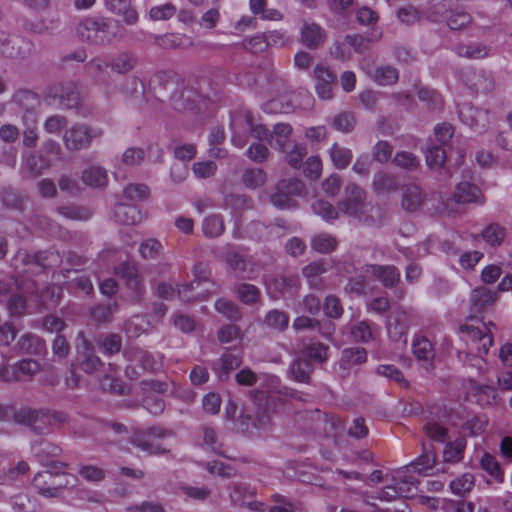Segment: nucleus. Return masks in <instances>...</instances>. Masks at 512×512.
<instances>
[{"label":"nucleus","instance_id":"37998d69","mask_svg":"<svg viewBox=\"0 0 512 512\" xmlns=\"http://www.w3.org/2000/svg\"><path fill=\"white\" fill-rule=\"evenodd\" d=\"M19 42H22L20 38L11 37L3 31L0 32V53L9 58L21 56Z\"/></svg>","mask_w":512,"mask_h":512},{"label":"nucleus","instance_id":"0eeeda50","mask_svg":"<svg viewBox=\"0 0 512 512\" xmlns=\"http://www.w3.org/2000/svg\"><path fill=\"white\" fill-rule=\"evenodd\" d=\"M224 261L237 278L253 280L259 273L257 265L251 257L241 255L234 249L224 254Z\"/></svg>","mask_w":512,"mask_h":512},{"label":"nucleus","instance_id":"680f3d73","mask_svg":"<svg viewBox=\"0 0 512 512\" xmlns=\"http://www.w3.org/2000/svg\"><path fill=\"white\" fill-rule=\"evenodd\" d=\"M176 12V6L169 2L151 7L149 10V17L153 21H164L172 18Z\"/></svg>","mask_w":512,"mask_h":512},{"label":"nucleus","instance_id":"1a4fd4ad","mask_svg":"<svg viewBox=\"0 0 512 512\" xmlns=\"http://www.w3.org/2000/svg\"><path fill=\"white\" fill-rule=\"evenodd\" d=\"M458 115L462 123L471 129L482 132L490 123V115L487 110L474 107L470 103H463L458 106Z\"/></svg>","mask_w":512,"mask_h":512},{"label":"nucleus","instance_id":"2f4dec72","mask_svg":"<svg viewBox=\"0 0 512 512\" xmlns=\"http://www.w3.org/2000/svg\"><path fill=\"white\" fill-rule=\"evenodd\" d=\"M329 264L324 260L314 261L303 267L302 274L307 279L310 287L321 286V276L328 271Z\"/></svg>","mask_w":512,"mask_h":512},{"label":"nucleus","instance_id":"09e8293b","mask_svg":"<svg viewBox=\"0 0 512 512\" xmlns=\"http://www.w3.org/2000/svg\"><path fill=\"white\" fill-rule=\"evenodd\" d=\"M337 246L336 239L331 236L330 234L321 233L318 235H315L311 239V247L313 250L322 253V254H328L332 252Z\"/></svg>","mask_w":512,"mask_h":512},{"label":"nucleus","instance_id":"49530a36","mask_svg":"<svg viewBox=\"0 0 512 512\" xmlns=\"http://www.w3.org/2000/svg\"><path fill=\"white\" fill-rule=\"evenodd\" d=\"M236 293L239 300L246 305L257 303L261 297L260 289L249 283L239 284L236 288Z\"/></svg>","mask_w":512,"mask_h":512},{"label":"nucleus","instance_id":"e433bc0d","mask_svg":"<svg viewBox=\"0 0 512 512\" xmlns=\"http://www.w3.org/2000/svg\"><path fill=\"white\" fill-rule=\"evenodd\" d=\"M54 475L51 471L37 473L32 481L33 487L45 498H53Z\"/></svg>","mask_w":512,"mask_h":512},{"label":"nucleus","instance_id":"20e7f679","mask_svg":"<svg viewBox=\"0 0 512 512\" xmlns=\"http://www.w3.org/2000/svg\"><path fill=\"white\" fill-rule=\"evenodd\" d=\"M167 435L168 432L160 427L136 430L131 437V443L148 455L163 454L168 450L163 446L161 441Z\"/></svg>","mask_w":512,"mask_h":512},{"label":"nucleus","instance_id":"864d4df0","mask_svg":"<svg viewBox=\"0 0 512 512\" xmlns=\"http://www.w3.org/2000/svg\"><path fill=\"white\" fill-rule=\"evenodd\" d=\"M418 98L425 102L429 110H440L443 106L442 96L434 89L422 87L418 90Z\"/></svg>","mask_w":512,"mask_h":512},{"label":"nucleus","instance_id":"4be33fe9","mask_svg":"<svg viewBox=\"0 0 512 512\" xmlns=\"http://www.w3.org/2000/svg\"><path fill=\"white\" fill-rule=\"evenodd\" d=\"M116 274L125 281L127 287L140 295L143 290L142 279L135 265L123 262L116 268Z\"/></svg>","mask_w":512,"mask_h":512},{"label":"nucleus","instance_id":"f8f14e48","mask_svg":"<svg viewBox=\"0 0 512 512\" xmlns=\"http://www.w3.org/2000/svg\"><path fill=\"white\" fill-rule=\"evenodd\" d=\"M241 364V353L237 350H227L218 361L213 363L212 369L217 374L219 380L226 381L230 373L240 367Z\"/></svg>","mask_w":512,"mask_h":512},{"label":"nucleus","instance_id":"2eb2a0df","mask_svg":"<svg viewBox=\"0 0 512 512\" xmlns=\"http://www.w3.org/2000/svg\"><path fill=\"white\" fill-rule=\"evenodd\" d=\"M202 96L192 87L175 91L171 96V104L177 111L194 110L198 108Z\"/></svg>","mask_w":512,"mask_h":512},{"label":"nucleus","instance_id":"a211bd4d","mask_svg":"<svg viewBox=\"0 0 512 512\" xmlns=\"http://www.w3.org/2000/svg\"><path fill=\"white\" fill-rule=\"evenodd\" d=\"M314 78L316 81L315 89L321 99H330L332 97V85L334 82L333 73L324 65L318 64L314 68Z\"/></svg>","mask_w":512,"mask_h":512},{"label":"nucleus","instance_id":"72a5a7b5","mask_svg":"<svg viewBox=\"0 0 512 512\" xmlns=\"http://www.w3.org/2000/svg\"><path fill=\"white\" fill-rule=\"evenodd\" d=\"M273 287L282 296H294L300 286L299 278L294 275H280L273 279Z\"/></svg>","mask_w":512,"mask_h":512},{"label":"nucleus","instance_id":"338daca9","mask_svg":"<svg viewBox=\"0 0 512 512\" xmlns=\"http://www.w3.org/2000/svg\"><path fill=\"white\" fill-rule=\"evenodd\" d=\"M123 193L131 201H141L148 198L150 190L145 184L132 183L124 188Z\"/></svg>","mask_w":512,"mask_h":512},{"label":"nucleus","instance_id":"f03ea898","mask_svg":"<svg viewBox=\"0 0 512 512\" xmlns=\"http://www.w3.org/2000/svg\"><path fill=\"white\" fill-rule=\"evenodd\" d=\"M76 32L81 41L96 46L109 45L114 41L121 40L124 36V28L118 21L103 17L82 19Z\"/></svg>","mask_w":512,"mask_h":512},{"label":"nucleus","instance_id":"412c9836","mask_svg":"<svg viewBox=\"0 0 512 512\" xmlns=\"http://www.w3.org/2000/svg\"><path fill=\"white\" fill-rule=\"evenodd\" d=\"M454 201L458 204L478 203L483 204L485 199L481 190L474 184L463 181L456 186Z\"/></svg>","mask_w":512,"mask_h":512},{"label":"nucleus","instance_id":"393cba45","mask_svg":"<svg viewBox=\"0 0 512 512\" xmlns=\"http://www.w3.org/2000/svg\"><path fill=\"white\" fill-rule=\"evenodd\" d=\"M324 30L314 22L304 21L301 28V41L302 43L310 48H317L324 40Z\"/></svg>","mask_w":512,"mask_h":512},{"label":"nucleus","instance_id":"423d86ee","mask_svg":"<svg viewBox=\"0 0 512 512\" xmlns=\"http://www.w3.org/2000/svg\"><path fill=\"white\" fill-rule=\"evenodd\" d=\"M46 100L49 104H56L57 102V105L61 108H75L80 100L78 87L74 82L55 84L48 88Z\"/></svg>","mask_w":512,"mask_h":512},{"label":"nucleus","instance_id":"f257e3e1","mask_svg":"<svg viewBox=\"0 0 512 512\" xmlns=\"http://www.w3.org/2000/svg\"><path fill=\"white\" fill-rule=\"evenodd\" d=\"M491 328H495L492 322L483 323L481 327L473 325H461L459 328L460 338L466 343L467 351L459 352L458 357L465 364L483 371L486 366L484 356L487 355L493 344Z\"/></svg>","mask_w":512,"mask_h":512},{"label":"nucleus","instance_id":"bf43d9fd","mask_svg":"<svg viewBox=\"0 0 512 512\" xmlns=\"http://www.w3.org/2000/svg\"><path fill=\"white\" fill-rule=\"evenodd\" d=\"M312 210L325 221H331L338 217V210L328 201L319 199L312 204Z\"/></svg>","mask_w":512,"mask_h":512},{"label":"nucleus","instance_id":"052dcab7","mask_svg":"<svg viewBox=\"0 0 512 512\" xmlns=\"http://www.w3.org/2000/svg\"><path fill=\"white\" fill-rule=\"evenodd\" d=\"M473 486L474 476L471 473H465L450 483L451 491L460 496L470 492Z\"/></svg>","mask_w":512,"mask_h":512},{"label":"nucleus","instance_id":"de8ad7c7","mask_svg":"<svg viewBox=\"0 0 512 512\" xmlns=\"http://www.w3.org/2000/svg\"><path fill=\"white\" fill-rule=\"evenodd\" d=\"M223 219L219 215H211L206 217L202 222V231L205 236L215 238L224 232Z\"/></svg>","mask_w":512,"mask_h":512},{"label":"nucleus","instance_id":"69168bd1","mask_svg":"<svg viewBox=\"0 0 512 512\" xmlns=\"http://www.w3.org/2000/svg\"><path fill=\"white\" fill-rule=\"evenodd\" d=\"M393 163L402 169L413 171L418 168L420 161L413 153L401 151L396 153Z\"/></svg>","mask_w":512,"mask_h":512},{"label":"nucleus","instance_id":"13d9d810","mask_svg":"<svg viewBox=\"0 0 512 512\" xmlns=\"http://www.w3.org/2000/svg\"><path fill=\"white\" fill-rule=\"evenodd\" d=\"M371 276V274H366L362 271V266L358 269L355 277L349 279V282L346 286V290L355 293L357 295L364 294L368 287L367 278Z\"/></svg>","mask_w":512,"mask_h":512},{"label":"nucleus","instance_id":"0e129e2a","mask_svg":"<svg viewBox=\"0 0 512 512\" xmlns=\"http://www.w3.org/2000/svg\"><path fill=\"white\" fill-rule=\"evenodd\" d=\"M435 457L431 454L425 453L418 457L415 462L411 463L408 468L409 471H414L419 474L428 475L434 468Z\"/></svg>","mask_w":512,"mask_h":512},{"label":"nucleus","instance_id":"c756f323","mask_svg":"<svg viewBox=\"0 0 512 512\" xmlns=\"http://www.w3.org/2000/svg\"><path fill=\"white\" fill-rule=\"evenodd\" d=\"M113 218L123 225H135L141 220V213L134 205L118 203L114 208Z\"/></svg>","mask_w":512,"mask_h":512},{"label":"nucleus","instance_id":"dca6fc26","mask_svg":"<svg viewBox=\"0 0 512 512\" xmlns=\"http://www.w3.org/2000/svg\"><path fill=\"white\" fill-rule=\"evenodd\" d=\"M60 452V447L44 439H41L32 445V453L34 456L43 465L51 466L54 469L58 468V466H65L63 463H57L53 460H50V458L58 456Z\"/></svg>","mask_w":512,"mask_h":512},{"label":"nucleus","instance_id":"8fccbe9b","mask_svg":"<svg viewBox=\"0 0 512 512\" xmlns=\"http://www.w3.org/2000/svg\"><path fill=\"white\" fill-rule=\"evenodd\" d=\"M328 346L320 342H310L302 349V354L306 358L318 363H323L327 360Z\"/></svg>","mask_w":512,"mask_h":512},{"label":"nucleus","instance_id":"bb28decb","mask_svg":"<svg viewBox=\"0 0 512 512\" xmlns=\"http://www.w3.org/2000/svg\"><path fill=\"white\" fill-rule=\"evenodd\" d=\"M407 471H398L394 477L400 498H411L417 491V479Z\"/></svg>","mask_w":512,"mask_h":512},{"label":"nucleus","instance_id":"c9c22d12","mask_svg":"<svg viewBox=\"0 0 512 512\" xmlns=\"http://www.w3.org/2000/svg\"><path fill=\"white\" fill-rule=\"evenodd\" d=\"M50 167V161L42 154L29 153L23 156V168L32 176L42 174Z\"/></svg>","mask_w":512,"mask_h":512},{"label":"nucleus","instance_id":"6e6d98bb","mask_svg":"<svg viewBox=\"0 0 512 512\" xmlns=\"http://www.w3.org/2000/svg\"><path fill=\"white\" fill-rule=\"evenodd\" d=\"M243 183L246 187L255 189L266 182L267 176L264 170L260 168L247 169L242 176Z\"/></svg>","mask_w":512,"mask_h":512},{"label":"nucleus","instance_id":"4c0bfd02","mask_svg":"<svg viewBox=\"0 0 512 512\" xmlns=\"http://www.w3.org/2000/svg\"><path fill=\"white\" fill-rule=\"evenodd\" d=\"M372 79L380 86H391L398 82L399 72L391 65H381L375 68Z\"/></svg>","mask_w":512,"mask_h":512},{"label":"nucleus","instance_id":"ddd939ff","mask_svg":"<svg viewBox=\"0 0 512 512\" xmlns=\"http://www.w3.org/2000/svg\"><path fill=\"white\" fill-rule=\"evenodd\" d=\"M126 359L146 371H157L161 367V356L143 350L139 347H132L125 352Z\"/></svg>","mask_w":512,"mask_h":512},{"label":"nucleus","instance_id":"9b49d317","mask_svg":"<svg viewBox=\"0 0 512 512\" xmlns=\"http://www.w3.org/2000/svg\"><path fill=\"white\" fill-rule=\"evenodd\" d=\"M412 353L421 366L430 371L434 367L435 347L425 335L417 334L412 340Z\"/></svg>","mask_w":512,"mask_h":512},{"label":"nucleus","instance_id":"5701e85b","mask_svg":"<svg viewBox=\"0 0 512 512\" xmlns=\"http://www.w3.org/2000/svg\"><path fill=\"white\" fill-rule=\"evenodd\" d=\"M497 299V292L487 287L474 289L470 296L471 309L474 313H481L493 305Z\"/></svg>","mask_w":512,"mask_h":512},{"label":"nucleus","instance_id":"4d7b16f0","mask_svg":"<svg viewBox=\"0 0 512 512\" xmlns=\"http://www.w3.org/2000/svg\"><path fill=\"white\" fill-rule=\"evenodd\" d=\"M78 478L73 474L68 473H55L54 475V486L53 489V498L58 497L61 494V491L65 488H73L77 485Z\"/></svg>","mask_w":512,"mask_h":512},{"label":"nucleus","instance_id":"e2e57ef3","mask_svg":"<svg viewBox=\"0 0 512 512\" xmlns=\"http://www.w3.org/2000/svg\"><path fill=\"white\" fill-rule=\"evenodd\" d=\"M162 250L161 242L154 238L143 241L139 247V253L144 259H156L160 256Z\"/></svg>","mask_w":512,"mask_h":512},{"label":"nucleus","instance_id":"3c124183","mask_svg":"<svg viewBox=\"0 0 512 512\" xmlns=\"http://www.w3.org/2000/svg\"><path fill=\"white\" fill-rule=\"evenodd\" d=\"M505 235V228L497 223L490 224L481 233L484 241L494 247L499 246L503 242Z\"/></svg>","mask_w":512,"mask_h":512},{"label":"nucleus","instance_id":"a18cd8bd","mask_svg":"<svg viewBox=\"0 0 512 512\" xmlns=\"http://www.w3.org/2000/svg\"><path fill=\"white\" fill-rule=\"evenodd\" d=\"M367 361V351L363 347H349L343 349L341 362L346 366L361 365Z\"/></svg>","mask_w":512,"mask_h":512},{"label":"nucleus","instance_id":"473e14b6","mask_svg":"<svg viewBox=\"0 0 512 512\" xmlns=\"http://www.w3.org/2000/svg\"><path fill=\"white\" fill-rule=\"evenodd\" d=\"M490 51V47L478 42L458 44L455 47V52L458 56L468 59H483L490 55Z\"/></svg>","mask_w":512,"mask_h":512},{"label":"nucleus","instance_id":"7ed1b4c3","mask_svg":"<svg viewBox=\"0 0 512 512\" xmlns=\"http://www.w3.org/2000/svg\"><path fill=\"white\" fill-rule=\"evenodd\" d=\"M194 280L183 284L178 289V295L183 302H192L206 298L216 291V284L211 282L206 267L202 263L193 266Z\"/></svg>","mask_w":512,"mask_h":512},{"label":"nucleus","instance_id":"c85d7f7f","mask_svg":"<svg viewBox=\"0 0 512 512\" xmlns=\"http://www.w3.org/2000/svg\"><path fill=\"white\" fill-rule=\"evenodd\" d=\"M399 185V178L393 173L380 171L374 175L373 188L378 194L394 192Z\"/></svg>","mask_w":512,"mask_h":512},{"label":"nucleus","instance_id":"4468645a","mask_svg":"<svg viewBox=\"0 0 512 512\" xmlns=\"http://www.w3.org/2000/svg\"><path fill=\"white\" fill-rule=\"evenodd\" d=\"M362 271L366 274H371V276L378 279L387 288L394 287L400 280L399 270L392 265L366 264L362 266Z\"/></svg>","mask_w":512,"mask_h":512},{"label":"nucleus","instance_id":"a19ab883","mask_svg":"<svg viewBox=\"0 0 512 512\" xmlns=\"http://www.w3.org/2000/svg\"><path fill=\"white\" fill-rule=\"evenodd\" d=\"M465 447L466 440L464 438H457L453 442H449L443 451L444 462L454 464L461 461Z\"/></svg>","mask_w":512,"mask_h":512},{"label":"nucleus","instance_id":"58836bf2","mask_svg":"<svg viewBox=\"0 0 512 512\" xmlns=\"http://www.w3.org/2000/svg\"><path fill=\"white\" fill-rule=\"evenodd\" d=\"M284 154L285 162L294 169H299L303 164V159L307 154L306 145L299 142H293Z\"/></svg>","mask_w":512,"mask_h":512},{"label":"nucleus","instance_id":"aec40b11","mask_svg":"<svg viewBox=\"0 0 512 512\" xmlns=\"http://www.w3.org/2000/svg\"><path fill=\"white\" fill-rule=\"evenodd\" d=\"M379 332V326L369 320L357 321L350 328L353 340L364 344L374 341Z\"/></svg>","mask_w":512,"mask_h":512},{"label":"nucleus","instance_id":"5fc2aeb1","mask_svg":"<svg viewBox=\"0 0 512 512\" xmlns=\"http://www.w3.org/2000/svg\"><path fill=\"white\" fill-rule=\"evenodd\" d=\"M471 20L470 14L457 7L450 9L449 16L447 17V25L452 30H459L467 26Z\"/></svg>","mask_w":512,"mask_h":512},{"label":"nucleus","instance_id":"603ef678","mask_svg":"<svg viewBox=\"0 0 512 512\" xmlns=\"http://www.w3.org/2000/svg\"><path fill=\"white\" fill-rule=\"evenodd\" d=\"M7 301V309L12 316H20L24 313L26 308V299L17 285V290H14L5 300Z\"/></svg>","mask_w":512,"mask_h":512},{"label":"nucleus","instance_id":"b1692460","mask_svg":"<svg viewBox=\"0 0 512 512\" xmlns=\"http://www.w3.org/2000/svg\"><path fill=\"white\" fill-rule=\"evenodd\" d=\"M25 260L27 263L38 265L42 270H47L59 267L62 263V256L58 251L46 250L27 255Z\"/></svg>","mask_w":512,"mask_h":512},{"label":"nucleus","instance_id":"c03bdc74","mask_svg":"<svg viewBox=\"0 0 512 512\" xmlns=\"http://www.w3.org/2000/svg\"><path fill=\"white\" fill-rule=\"evenodd\" d=\"M330 157L337 169H345L353 158L352 151L334 143L330 148Z\"/></svg>","mask_w":512,"mask_h":512},{"label":"nucleus","instance_id":"6e6552de","mask_svg":"<svg viewBox=\"0 0 512 512\" xmlns=\"http://www.w3.org/2000/svg\"><path fill=\"white\" fill-rule=\"evenodd\" d=\"M13 417L17 423L29 426L38 434L46 433L52 425L49 411L21 408L13 412Z\"/></svg>","mask_w":512,"mask_h":512},{"label":"nucleus","instance_id":"ea45409f","mask_svg":"<svg viewBox=\"0 0 512 512\" xmlns=\"http://www.w3.org/2000/svg\"><path fill=\"white\" fill-rule=\"evenodd\" d=\"M137 63V57L131 52H122L111 59L109 66L119 74H126L133 70Z\"/></svg>","mask_w":512,"mask_h":512},{"label":"nucleus","instance_id":"f704fd0d","mask_svg":"<svg viewBox=\"0 0 512 512\" xmlns=\"http://www.w3.org/2000/svg\"><path fill=\"white\" fill-rule=\"evenodd\" d=\"M82 181L94 188H103L108 183L107 171L100 166H90L82 172Z\"/></svg>","mask_w":512,"mask_h":512},{"label":"nucleus","instance_id":"7c9ffc66","mask_svg":"<svg viewBox=\"0 0 512 512\" xmlns=\"http://www.w3.org/2000/svg\"><path fill=\"white\" fill-rule=\"evenodd\" d=\"M313 369V365L308 359L297 357L289 367V375L296 382L307 384L310 382Z\"/></svg>","mask_w":512,"mask_h":512},{"label":"nucleus","instance_id":"79ce46f5","mask_svg":"<svg viewBox=\"0 0 512 512\" xmlns=\"http://www.w3.org/2000/svg\"><path fill=\"white\" fill-rule=\"evenodd\" d=\"M289 315L281 310H270L264 318V324L270 329L284 331L289 325Z\"/></svg>","mask_w":512,"mask_h":512},{"label":"nucleus","instance_id":"774afa93","mask_svg":"<svg viewBox=\"0 0 512 512\" xmlns=\"http://www.w3.org/2000/svg\"><path fill=\"white\" fill-rule=\"evenodd\" d=\"M272 500L275 504L268 508V512H296L300 510L296 504L292 503L286 496L281 494H273Z\"/></svg>","mask_w":512,"mask_h":512},{"label":"nucleus","instance_id":"a878e982","mask_svg":"<svg viewBox=\"0 0 512 512\" xmlns=\"http://www.w3.org/2000/svg\"><path fill=\"white\" fill-rule=\"evenodd\" d=\"M19 350L26 354L42 355L47 351L45 341L36 334L25 333L17 341Z\"/></svg>","mask_w":512,"mask_h":512},{"label":"nucleus","instance_id":"6ab92c4d","mask_svg":"<svg viewBox=\"0 0 512 512\" xmlns=\"http://www.w3.org/2000/svg\"><path fill=\"white\" fill-rule=\"evenodd\" d=\"M293 132V128L288 123H277L274 125L273 130L271 131V136L269 140V145L281 152H285L287 148L293 144L291 140V135Z\"/></svg>","mask_w":512,"mask_h":512},{"label":"nucleus","instance_id":"f3484780","mask_svg":"<svg viewBox=\"0 0 512 512\" xmlns=\"http://www.w3.org/2000/svg\"><path fill=\"white\" fill-rule=\"evenodd\" d=\"M430 200L415 184H409L403 188L401 205L406 211L414 212Z\"/></svg>","mask_w":512,"mask_h":512},{"label":"nucleus","instance_id":"cd10ccee","mask_svg":"<svg viewBox=\"0 0 512 512\" xmlns=\"http://www.w3.org/2000/svg\"><path fill=\"white\" fill-rule=\"evenodd\" d=\"M106 7L112 13L123 16L127 25H134L138 21V13L131 8L130 0H105Z\"/></svg>","mask_w":512,"mask_h":512},{"label":"nucleus","instance_id":"39448f33","mask_svg":"<svg viewBox=\"0 0 512 512\" xmlns=\"http://www.w3.org/2000/svg\"><path fill=\"white\" fill-rule=\"evenodd\" d=\"M102 133L101 129L78 124L65 132L63 141L68 150H81L89 147L94 139L102 136Z\"/></svg>","mask_w":512,"mask_h":512},{"label":"nucleus","instance_id":"9d476101","mask_svg":"<svg viewBox=\"0 0 512 512\" xmlns=\"http://www.w3.org/2000/svg\"><path fill=\"white\" fill-rule=\"evenodd\" d=\"M364 201V190L360 186L350 183L345 188V198L338 203V209L349 216L359 217L363 211Z\"/></svg>","mask_w":512,"mask_h":512}]
</instances>
